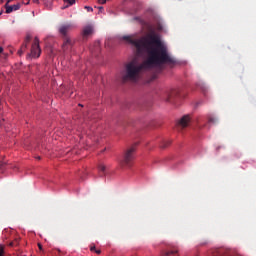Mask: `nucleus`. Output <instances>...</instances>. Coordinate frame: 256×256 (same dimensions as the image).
I'll return each instance as SVG.
<instances>
[{"instance_id":"obj_25","label":"nucleus","mask_w":256,"mask_h":256,"mask_svg":"<svg viewBox=\"0 0 256 256\" xmlns=\"http://www.w3.org/2000/svg\"><path fill=\"white\" fill-rule=\"evenodd\" d=\"M34 1V3H39V0H33Z\"/></svg>"},{"instance_id":"obj_31","label":"nucleus","mask_w":256,"mask_h":256,"mask_svg":"<svg viewBox=\"0 0 256 256\" xmlns=\"http://www.w3.org/2000/svg\"><path fill=\"white\" fill-rule=\"evenodd\" d=\"M29 39H31L30 37L27 38V40L29 41Z\"/></svg>"},{"instance_id":"obj_7","label":"nucleus","mask_w":256,"mask_h":256,"mask_svg":"<svg viewBox=\"0 0 256 256\" xmlns=\"http://www.w3.org/2000/svg\"><path fill=\"white\" fill-rule=\"evenodd\" d=\"M89 35H93V26L88 25L83 28V36L89 37Z\"/></svg>"},{"instance_id":"obj_14","label":"nucleus","mask_w":256,"mask_h":256,"mask_svg":"<svg viewBox=\"0 0 256 256\" xmlns=\"http://www.w3.org/2000/svg\"><path fill=\"white\" fill-rule=\"evenodd\" d=\"M106 169H107V167H105L104 164L99 165V171H101L102 173H105Z\"/></svg>"},{"instance_id":"obj_1","label":"nucleus","mask_w":256,"mask_h":256,"mask_svg":"<svg viewBox=\"0 0 256 256\" xmlns=\"http://www.w3.org/2000/svg\"><path fill=\"white\" fill-rule=\"evenodd\" d=\"M124 41L135 47L138 53H146L148 58L140 63L139 60L133 59L125 66L123 81H139L141 73L161 63V38L155 34H147L140 39H133V36H123Z\"/></svg>"},{"instance_id":"obj_22","label":"nucleus","mask_w":256,"mask_h":256,"mask_svg":"<svg viewBox=\"0 0 256 256\" xmlns=\"http://www.w3.org/2000/svg\"><path fill=\"white\" fill-rule=\"evenodd\" d=\"M30 1H31V0H27V2L24 3V4H25V5H29Z\"/></svg>"},{"instance_id":"obj_5","label":"nucleus","mask_w":256,"mask_h":256,"mask_svg":"<svg viewBox=\"0 0 256 256\" xmlns=\"http://www.w3.org/2000/svg\"><path fill=\"white\" fill-rule=\"evenodd\" d=\"M191 123V116L190 115H184L182 116L177 122H176V127L178 131H183V129H187V127Z\"/></svg>"},{"instance_id":"obj_13","label":"nucleus","mask_w":256,"mask_h":256,"mask_svg":"<svg viewBox=\"0 0 256 256\" xmlns=\"http://www.w3.org/2000/svg\"><path fill=\"white\" fill-rule=\"evenodd\" d=\"M217 118L213 117V116H209L208 117V123H212L213 125H215V123H217Z\"/></svg>"},{"instance_id":"obj_18","label":"nucleus","mask_w":256,"mask_h":256,"mask_svg":"<svg viewBox=\"0 0 256 256\" xmlns=\"http://www.w3.org/2000/svg\"><path fill=\"white\" fill-rule=\"evenodd\" d=\"M85 9H87L88 12H93V8L91 6H85Z\"/></svg>"},{"instance_id":"obj_30","label":"nucleus","mask_w":256,"mask_h":256,"mask_svg":"<svg viewBox=\"0 0 256 256\" xmlns=\"http://www.w3.org/2000/svg\"><path fill=\"white\" fill-rule=\"evenodd\" d=\"M0 3H3V0H0Z\"/></svg>"},{"instance_id":"obj_28","label":"nucleus","mask_w":256,"mask_h":256,"mask_svg":"<svg viewBox=\"0 0 256 256\" xmlns=\"http://www.w3.org/2000/svg\"><path fill=\"white\" fill-rule=\"evenodd\" d=\"M103 7H100V11H102Z\"/></svg>"},{"instance_id":"obj_17","label":"nucleus","mask_w":256,"mask_h":256,"mask_svg":"<svg viewBox=\"0 0 256 256\" xmlns=\"http://www.w3.org/2000/svg\"><path fill=\"white\" fill-rule=\"evenodd\" d=\"M166 255H177V250H173V251L167 253Z\"/></svg>"},{"instance_id":"obj_19","label":"nucleus","mask_w":256,"mask_h":256,"mask_svg":"<svg viewBox=\"0 0 256 256\" xmlns=\"http://www.w3.org/2000/svg\"><path fill=\"white\" fill-rule=\"evenodd\" d=\"M98 3H100L101 5H105V3H107V0H98Z\"/></svg>"},{"instance_id":"obj_29","label":"nucleus","mask_w":256,"mask_h":256,"mask_svg":"<svg viewBox=\"0 0 256 256\" xmlns=\"http://www.w3.org/2000/svg\"><path fill=\"white\" fill-rule=\"evenodd\" d=\"M8 3H11V0H8Z\"/></svg>"},{"instance_id":"obj_32","label":"nucleus","mask_w":256,"mask_h":256,"mask_svg":"<svg viewBox=\"0 0 256 256\" xmlns=\"http://www.w3.org/2000/svg\"><path fill=\"white\" fill-rule=\"evenodd\" d=\"M0 167H3V164H1Z\"/></svg>"},{"instance_id":"obj_12","label":"nucleus","mask_w":256,"mask_h":256,"mask_svg":"<svg viewBox=\"0 0 256 256\" xmlns=\"http://www.w3.org/2000/svg\"><path fill=\"white\" fill-rule=\"evenodd\" d=\"M169 145H171V141L169 140H165L162 142V149H167V147H169Z\"/></svg>"},{"instance_id":"obj_26","label":"nucleus","mask_w":256,"mask_h":256,"mask_svg":"<svg viewBox=\"0 0 256 256\" xmlns=\"http://www.w3.org/2000/svg\"><path fill=\"white\" fill-rule=\"evenodd\" d=\"M11 247H13V242L10 243Z\"/></svg>"},{"instance_id":"obj_16","label":"nucleus","mask_w":256,"mask_h":256,"mask_svg":"<svg viewBox=\"0 0 256 256\" xmlns=\"http://www.w3.org/2000/svg\"><path fill=\"white\" fill-rule=\"evenodd\" d=\"M5 253V248L3 247V245H0V256H3Z\"/></svg>"},{"instance_id":"obj_8","label":"nucleus","mask_w":256,"mask_h":256,"mask_svg":"<svg viewBox=\"0 0 256 256\" xmlns=\"http://www.w3.org/2000/svg\"><path fill=\"white\" fill-rule=\"evenodd\" d=\"M20 8H21V5L19 4L12 5V6L6 5V13H13V11H19Z\"/></svg>"},{"instance_id":"obj_21","label":"nucleus","mask_w":256,"mask_h":256,"mask_svg":"<svg viewBox=\"0 0 256 256\" xmlns=\"http://www.w3.org/2000/svg\"><path fill=\"white\" fill-rule=\"evenodd\" d=\"M97 255L101 254V250H96Z\"/></svg>"},{"instance_id":"obj_15","label":"nucleus","mask_w":256,"mask_h":256,"mask_svg":"<svg viewBox=\"0 0 256 256\" xmlns=\"http://www.w3.org/2000/svg\"><path fill=\"white\" fill-rule=\"evenodd\" d=\"M64 3H67L69 6L75 5V0H63Z\"/></svg>"},{"instance_id":"obj_9","label":"nucleus","mask_w":256,"mask_h":256,"mask_svg":"<svg viewBox=\"0 0 256 256\" xmlns=\"http://www.w3.org/2000/svg\"><path fill=\"white\" fill-rule=\"evenodd\" d=\"M72 45H73V41H71V38L66 37L62 47H63L64 51H66V49H69V47H71Z\"/></svg>"},{"instance_id":"obj_20","label":"nucleus","mask_w":256,"mask_h":256,"mask_svg":"<svg viewBox=\"0 0 256 256\" xmlns=\"http://www.w3.org/2000/svg\"><path fill=\"white\" fill-rule=\"evenodd\" d=\"M90 251H95V246H91Z\"/></svg>"},{"instance_id":"obj_2","label":"nucleus","mask_w":256,"mask_h":256,"mask_svg":"<svg viewBox=\"0 0 256 256\" xmlns=\"http://www.w3.org/2000/svg\"><path fill=\"white\" fill-rule=\"evenodd\" d=\"M179 65V60H177L171 53H169V49L167 48V44L165 42H161V71H163L166 67L168 69H175Z\"/></svg>"},{"instance_id":"obj_3","label":"nucleus","mask_w":256,"mask_h":256,"mask_svg":"<svg viewBox=\"0 0 256 256\" xmlns=\"http://www.w3.org/2000/svg\"><path fill=\"white\" fill-rule=\"evenodd\" d=\"M179 97H181V88H176L166 91L164 93L163 99L166 100L167 103H171L174 99Z\"/></svg>"},{"instance_id":"obj_4","label":"nucleus","mask_w":256,"mask_h":256,"mask_svg":"<svg viewBox=\"0 0 256 256\" xmlns=\"http://www.w3.org/2000/svg\"><path fill=\"white\" fill-rule=\"evenodd\" d=\"M135 151H137V144H134L125 152L124 160L122 162L124 165H129L131 161L135 159Z\"/></svg>"},{"instance_id":"obj_6","label":"nucleus","mask_w":256,"mask_h":256,"mask_svg":"<svg viewBox=\"0 0 256 256\" xmlns=\"http://www.w3.org/2000/svg\"><path fill=\"white\" fill-rule=\"evenodd\" d=\"M30 55L34 59H38V57H41V47L39 46V38L38 37L34 38V42L31 47Z\"/></svg>"},{"instance_id":"obj_10","label":"nucleus","mask_w":256,"mask_h":256,"mask_svg":"<svg viewBox=\"0 0 256 256\" xmlns=\"http://www.w3.org/2000/svg\"><path fill=\"white\" fill-rule=\"evenodd\" d=\"M59 31H60L61 35H67V33H69V31H71V25L61 26Z\"/></svg>"},{"instance_id":"obj_23","label":"nucleus","mask_w":256,"mask_h":256,"mask_svg":"<svg viewBox=\"0 0 256 256\" xmlns=\"http://www.w3.org/2000/svg\"><path fill=\"white\" fill-rule=\"evenodd\" d=\"M3 53V47H0V55Z\"/></svg>"},{"instance_id":"obj_27","label":"nucleus","mask_w":256,"mask_h":256,"mask_svg":"<svg viewBox=\"0 0 256 256\" xmlns=\"http://www.w3.org/2000/svg\"><path fill=\"white\" fill-rule=\"evenodd\" d=\"M161 31H162V33H163V26L161 27Z\"/></svg>"},{"instance_id":"obj_24","label":"nucleus","mask_w":256,"mask_h":256,"mask_svg":"<svg viewBox=\"0 0 256 256\" xmlns=\"http://www.w3.org/2000/svg\"><path fill=\"white\" fill-rule=\"evenodd\" d=\"M38 247L40 250L43 249V246H41V244H38Z\"/></svg>"},{"instance_id":"obj_11","label":"nucleus","mask_w":256,"mask_h":256,"mask_svg":"<svg viewBox=\"0 0 256 256\" xmlns=\"http://www.w3.org/2000/svg\"><path fill=\"white\" fill-rule=\"evenodd\" d=\"M42 1H43L44 6L47 9H53V1L54 0H42Z\"/></svg>"}]
</instances>
